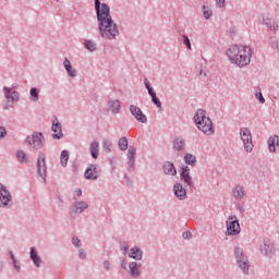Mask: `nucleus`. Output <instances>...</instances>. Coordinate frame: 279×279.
Listing matches in <instances>:
<instances>
[{"mask_svg":"<svg viewBox=\"0 0 279 279\" xmlns=\"http://www.w3.org/2000/svg\"><path fill=\"white\" fill-rule=\"evenodd\" d=\"M96 14L99 22V32L102 38L112 40L116 36H119V28L117 24L112 22L110 15V7L106 3H100L99 0H95Z\"/></svg>","mask_w":279,"mask_h":279,"instance_id":"nucleus-1","label":"nucleus"},{"mask_svg":"<svg viewBox=\"0 0 279 279\" xmlns=\"http://www.w3.org/2000/svg\"><path fill=\"white\" fill-rule=\"evenodd\" d=\"M227 56L232 64L243 68L250 64L252 50L245 46L234 45L227 50Z\"/></svg>","mask_w":279,"mask_h":279,"instance_id":"nucleus-2","label":"nucleus"},{"mask_svg":"<svg viewBox=\"0 0 279 279\" xmlns=\"http://www.w3.org/2000/svg\"><path fill=\"white\" fill-rule=\"evenodd\" d=\"M194 122L196 123L198 130L203 132V134H207L208 136L215 134L213 121L206 116V111L199 109L194 116Z\"/></svg>","mask_w":279,"mask_h":279,"instance_id":"nucleus-3","label":"nucleus"},{"mask_svg":"<svg viewBox=\"0 0 279 279\" xmlns=\"http://www.w3.org/2000/svg\"><path fill=\"white\" fill-rule=\"evenodd\" d=\"M240 135L243 141L245 151H252V149H254V143H252V133L250 130L246 128L241 129Z\"/></svg>","mask_w":279,"mask_h":279,"instance_id":"nucleus-4","label":"nucleus"},{"mask_svg":"<svg viewBox=\"0 0 279 279\" xmlns=\"http://www.w3.org/2000/svg\"><path fill=\"white\" fill-rule=\"evenodd\" d=\"M241 232V226L239 225V220L236 217L232 216L227 220V234L234 236Z\"/></svg>","mask_w":279,"mask_h":279,"instance_id":"nucleus-5","label":"nucleus"},{"mask_svg":"<svg viewBox=\"0 0 279 279\" xmlns=\"http://www.w3.org/2000/svg\"><path fill=\"white\" fill-rule=\"evenodd\" d=\"M43 133H34L26 138V143H28V145H32L33 149L43 148Z\"/></svg>","mask_w":279,"mask_h":279,"instance_id":"nucleus-6","label":"nucleus"},{"mask_svg":"<svg viewBox=\"0 0 279 279\" xmlns=\"http://www.w3.org/2000/svg\"><path fill=\"white\" fill-rule=\"evenodd\" d=\"M235 256L238 264L240 266V269L244 271V274H247V270L250 269V264H247V259L243 255V251L239 247L235 248Z\"/></svg>","mask_w":279,"mask_h":279,"instance_id":"nucleus-7","label":"nucleus"},{"mask_svg":"<svg viewBox=\"0 0 279 279\" xmlns=\"http://www.w3.org/2000/svg\"><path fill=\"white\" fill-rule=\"evenodd\" d=\"M12 204V195L5 190V186L0 183V206H10Z\"/></svg>","mask_w":279,"mask_h":279,"instance_id":"nucleus-8","label":"nucleus"},{"mask_svg":"<svg viewBox=\"0 0 279 279\" xmlns=\"http://www.w3.org/2000/svg\"><path fill=\"white\" fill-rule=\"evenodd\" d=\"M131 114L135 117L136 121H140V123H147V117L143 114V111L141 108L132 105L130 107Z\"/></svg>","mask_w":279,"mask_h":279,"instance_id":"nucleus-9","label":"nucleus"},{"mask_svg":"<svg viewBox=\"0 0 279 279\" xmlns=\"http://www.w3.org/2000/svg\"><path fill=\"white\" fill-rule=\"evenodd\" d=\"M84 177L86 180H97L99 178V170H97V166H89V168L86 169Z\"/></svg>","mask_w":279,"mask_h":279,"instance_id":"nucleus-10","label":"nucleus"},{"mask_svg":"<svg viewBox=\"0 0 279 279\" xmlns=\"http://www.w3.org/2000/svg\"><path fill=\"white\" fill-rule=\"evenodd\" d=\"M37 172L40 178H45V173H47V165L45 163V155H40L37 160Z\"/></svg>","mask_w":279,"mask_h":279,"instance_id":"nucleus-11","label":"nucleus"},{"mask_svg":"<svg viewBox=\"0 0 279 279\" xmlns=\"http://www.w3.org/2000/svg\"><path fill=\"white\" fill-rule=\"evenodd\" d=\"M52 132H54L53 138H62V124L58 122V118L52 121Z\"/></svg>","mask_w":279,"mask_h":279,"instance_id":"nucleus-12","label":"nucleus"},{"mask_svg":"<svg viewBox=\"0 0 279 279\" xmlns=\"http://www.w3.org/2000/svg\"><path fill=\"white\" fill-rule=\"evenodd\" d=\"M173 189H174V195H177L179 199H184V197H186V190L182 187V184L177 183Z\"/></svg>","mask_w":279,"mask_h":279,"instance_id":"nucleus-13","label":"nucleus"},{"mask_svg":"<svg viewBox=\"0 0 279 279\" xmlns=\"http://www.w3.org/2000/svg\"><path fill=\"white\" fill-rule=\"evenodd\" d=\"M145 86L148 90V94L150 95L153 102L157 108H160V100H158V97H156V93H154V88L149 86V82H145Z\"/></svg>","mask_w":279,"mask_h":279,"instance_id":"nucleus-14","label":"nucleus"},{"mask_svg":"<svg viewBox=\"0 0 279 279\" xmlns=\"http://www.w3.org/2000/svg\"><path fill=\"white\" fill-rule=\"evenodd\" d=\"M89 149H90L92 158L97 160V158H99V143L92 142Z\"/></svg>","mask_w":279,"mask_h":279,"instance_id":"nucleus-15","label":"nucleus"},{"mask_svg":"<svg viewBox=\"0 0 279 279\" xmlns=\"http://www.w3.org/2000/svg\"><path fill=\"white\" fill-rule=\"evenodd\" d=\"M163 173H166L167 175H175L178 172L175 171V167H173V163L168 161L163 165Z\"/></svg>","mask_w":279,"mask_h":279,"instance_id":"nucleus-16","label":"nucleus"},{"mask_svg":"<svg viewBox=\"0 0 279 279\" xmlns=\"http://www.w3.org/2000/svg\"><path fill=\"white\" fill-rule=\"evenodd\" d=\"M129 256L134 260H141V258H143V252H141L138 247H133L131 248Z\"/></svg>","mask_w":279,"mask_h":279,"instance_id":"nucleus-17","label":"nucleus"},{"mask_svg":"<svg viewBox=\"0 0 279 279\" xmlns=\"http://www.w3.org/2000/svg\"><path fill=\"white\" fill-rule=\"evenodd\" d=\"M138 267H141V265H138L136 262H132L130 264V272L132 278H138L140 276Z\"/></svg>","mask_w":279,"mask_h":279,"instance_id":"nucleus-18","label":"nucleus"},{"mask_svg":"<svg viewBox=\"0 0 279 279\" xmlns=\"http://www.w3.org/2000/svg\"><path fill=\"white\" fill-rule=\"evenodd\" d=\"M63 66H64V69L68 71L70 77H75L76 71H75V69H73V68L71 66V61H69V59H65V60H64Z\"/></svg>","mask_w":279,"mask_h":279,"instance_id":"nucleus-19","label":"nucleus"},{"mask_svg":"<svg viewBox=\"0 0 279 279\" xmlns=\"http://www.w3.org/2000/svg\"><path fill=\"white\" fill-rule=\"evenodd\" d=\"M276 145H279V137L275 135L268 140L269 151H276Z\"/></svg>","mask_w":279,"mask_h":279,"instance_id":"nucleus-20","label":"nucleus"},{"mask_svg":"<svg viewBox=\"0 0 279 279\" xmlns=\"http://www.w3.org/2000/svg\"><path fill=\"white\" fill-rule=\"evenodd\" d=\"M181 178L185 182V184H187V186H191L192 182L191 175L189 174V167L182 169Z\"/></svg>","mask_w":279,"mask_h":279,"instance_id":"nucleus-21","label":"nucleus"},{"mask_svg":"<svg viewBox=\"0 0 279 279\" xmlns=\"http://www.w3.org/2000/svg\"><path fill=\"white\" fill-rule=\"evenodd\" d=\"M4 95L8 99H11V101H16L19 99V93L10 92V88L8 87H4Z\"/></svg>","mask_w":279,"mask_h":279,"instance_id":"nucleus-22","label":"nucleus"},{"mask_svg":"<svg viewBox=\"0 0 279 279\" xmlns=\"http://www.w3.org/2000/svg\"><path fill=\"white\" fill-rule=\"evenodd\" d=\"M134 156H136V148H134V146H130L128 150V158L131 167H134Z\"/></svg>","mask_w":279,"mask_h":279,"instance_id":"nucleus-23","label":"nucleus"},{"mask_svg":"<svg viewBox=\"0 0 279 279\" xmlns=\"http://www.w3.org/2000/svg\"><path fill=\"white\" fill-rule=\"evenodd\" d=\"M88 208V203L86 202H78L74 205V213H82V210H86Z\"/></svg>","mask_w":279,"mask_h":279,"instance_id":"nucleus-24","label":"nucleus"},{"mask_svg":"<svg viewBox=\"0 0 279 279\" xmlns=\"http://www.w3.org/2000/svg\"><path fill=\"white\" fill-rule=\"evenodd\" d=\"M31 258L34 265H36V267H40V257H38V253L36 252L35 248L31 250Z\"/></svg>","mask_w":279,"mask_h":279,"instance_id":"nucleus-25","label":"nucleus"},{"mask_svg":"<svg viewBox=\"0 0 279 279\" xmlns=\"http://www.w3.org/2000/svg\"><path fill=\"white\" fill-rule=\"evenodd\" d=\"M173 147L174 149L182 151V149H184V140H182V137L174 138Z\"/></svg>","mask_w":279,"mask_h":279,"instance_id":"nucleus-26","label":"nucleus"},{"mask_svg":"<svg viewBox=\"0 0 279 279\" xmlns=\"http://www.w3.org/2000/svg\"><path fill=\"white\" fill-rule=\"evenodd\" d=\"M60 161L62 167H66V163L69 162V151L66 150L61 151Z\"/></svg>","mask_w":279,"mask_h":279,"instance_id":"nucleus-27","label":"nucleus"},{"mask_svg":"<svg viewBox=\"0 0 279 279\" xmlns=\"http://www.w3.org/2000/svg\"><path fill=\"white\" fill-rule=\"evenodd\" d=\"M109 108L112 112H119V108H121V102L119 100H113L109 102Z\"/></svg>","mask_w":279,"mask_h":279,"instance_id":"nucleus-28","label":"nucleus"},{"mask_svg":"<svg viewBox=\"0 0 279 279\" xmlns=\"http://www.w3.org/2000/svg\"><path fill=\"white\" fill-rule=\"evenodd\" d=\"M85 48L88 49V51H96L97 50V44H95L93 40H86L85 41Z\"/></svg>","mask_w":279,"mask_h":279,"instance_id":"nucleus-29","label":"nucleus"},{"mask_svg":"<svg viewBox=\"0 0 279 279\" xmlns=\"http://www.w3.org/2000/svg\"><path fill=\"white\" fill-rule=\"evenodd\" d=\"M274 20L271 17H266L265 20V24L270 26L272 32H276V29H278V24H276V22H272Z\"/></svg>","mask_w":279,"mask_h":279,"instance_id":"nucleus-30","label":"nucleus"},{"mask_svg":"<svg viewBox=\"0 0 279 279\" xmlns=\"http://www.w3.org/2000/svg\"><path fill=\"white\" fill-rule=\"evenodd\" d=\"M118 145H119V147H120V149H121L122 151H125V149H128V138H126V137H121V138L119 140Z\"/></svg>","mask_w":279,"mask_h":279,"instance_id":"nucleus-31","label":"nucleus"},{"mask_svg":"<svg viewBox=\"0 0 279 279\" xmlns=\"http://www.w3.org/2000/svg\"><path fill=\"white\" fill-rule=\"evenodd\" d=\"M233 195H234V197H243V195H244L243 187L240 185L235 186L233 190Z\"/></svg>","mask_w":279,"mask_h":279,"instance_id":"nucleus-32","label":"nucleus"},{"mask_svg":"<svg viewBox=\"0 0 279 279\" xmlns=\"http://www.w3.org/2000/svg\"><path fill=\"white\" fill-rule=\"evenodd\" d=\"M17 160L20 162H27V155L23 150L17 151Z\"/></svg>","mask_w":279,"mask_h":279,"instance_id":"nucleus-33","label":"nucleus"},{"mask_svg":"<svg viewBox=\"0 0 279 279\" xmlns=\"http://www.w3.org/2000/svg\"><path fill=\"white\" fill-rule=\"evenodd\" d=\"M31 97H32V101H38V88L36 87L31 88Z\"/></svg>","mask_w":279,"mask_h":279,"instance_id":"nucleus-34","label":"nucleus"},{"mask_svg":"<svg viewBox=\"0 0 279 279\" xmlns=\"http://www.w3.org/2000/svg\"><path fill=\"white\" fill-rule=\"evenodd\" d=\"M185 162L187 165H195V156L191 154L185 155Z\"/></svg>","mask_w":279,"mask_h":279,"instance_id":"nucleus-35","label":"nucleus"},{"mask_svg":"<svg viewBox=\"0 0 279 279\" xmlns=\"http://www.w3.org/2000/svg\"><path fill=\"white\" fill-rule=\"evenodd\" d=\"M102 148H104V151L110 153L112 149V143L105 141L102 143Z\"/></svg>","mask_w":279,"mask_h":279,"instance_id":"nucleus-36","label":"nucleus"},{"mask_svg":"<svg viewBox=\"0 0 279 279\" xmlns=\"http://www.w3.org/2000/svg\"><path fill=\"white\" fill-rule=\"evenodd\" d=\"M203 14H204L205 19H208L209 16H213V11H210V9H207L206 7H204Z\"/></svg>","mask_w":279,"mask_h":279,"instance_id":"nucleus-37","label":"nucleus"},{"mask_svg":"<svg viewBox=\"0 0 279 279\" xmlns=\"http://www.w3.org/2000/svg\"><path fill=\"white\" fill-rule=\"evenodd\" d=\"M183 43L187 47V49H191V40L186 35L183 36Z\"/></svg>","mask_w":279,"mask_h":279,"instance_id":"nucleus-38","label":"nucleus"},{"mask_svg":"<svg viewBox=\"0 0 279 279\" xmlns=\"http://www.w3.org/2000/svg\"><path fill=\"white\" fill-rule=\"evenodd\" d=\"M72 243L75 247H80V245H82V242L77 238H72Z\"/></svg>","mask_w":279,"mask_h":279,"instance_id":"nucleus-39","label":"nucleus"},{"mask_svg":"<svg viewBox=\"0 0 279 279\" xmlns=\"http://www.w3.org/2000/svg\"><path fill=\"white\" fill-rule=\"evenodd\" d=\"M257 99L259 100L260 104L265 101V98L263 97V93H257L256 94Z\"/></svg>","mask_w":279,"mask_h":279,"instance_id":"nucleus-40","label":"nucleus"},{"mask_svg":"<svg viewBox=\"0 0 279 279\" xmlns=\"http://www.w3.org/2000/svg\"><path fill=\"white\" fill-rule=\"evenodd\" d=\"M77 197H82V190H80V189H76V190H75L74 199H77Z\"/></svg>","mask_w":279,"mask_h":279,"instance_id":"nucleus-41","label":"nucleus"},{"mask_svg":"<svg viewBox=\"0 0 279 279\" xmlns=\"http://www.w3.org/2000/svg\"><path fill=\"white\" fill-rule=\"evenodd\" d=\"M218 8H223V4L226 3V0H216Z\"/></svg>","mask_w":279,"mask_h":279,"instance_id":"nucleus-42","label":"nucleus"},{"mask_svg":"<svg viewBox=\"0 0 279 279\" xmlns=\"http://www.w3.org/2000/svg\"><path fill=\"white\" fill-rule=\"evenodd\" d=\"M183 239H191V232L186 231L182 234Z\"/></svg>","mask_w":279,"mask_h":279,"instance_id":"nucleus-43","label":"nucleus"},{"mask_svg":"<svg viewBox=\"0 0 279 279\" xmlns=\"http://www.w3.org/2000/svg\"><path fill=\"white\" fill-rule=\"evenodd\" d=\"M78 256L80 258H86V252H84V250H81Z\"/></svg>","mask_w":279,"mask_h":279,"instance_id":"nucleus-44","label":"nucleus"},{"mask_svg":"<svg viewBox=\"0 0 279 279\" xmlns=\"http://www.w3.org/2000/svg\"><path fill=\"white\" fill-rule=\"evenodd\" d=\"M104 267L107 271L110 270V262H105Z\"/></svg>","mask_w":279,"mask_h":279,"instance_id":"nucleus-45","label":"nucleus"},{"mask_svg":"<svg viewBox=\"0 0 279 279\" xmlns=\"http://www.w3.org/2000/svg\"><path fill=\"white\" fill-rule=\"evenodd\" d=\"M4 134H5V129L0 126V138H3Z\"/></svg>","mask_w":279,"mask_h":279,"instance_id":"nucleus-46","label":"nucleus"},{"mask_svg":"<svg viewBox=\"0 0 279 279\" xmlns=\"http://www.w3.org/2000/svg\"><path fill=\"white\" fill-rule=\"evenodd\" d=\"M268 251H266V254H271V250H274V246L267 245L266 246Z\"/></svg>","mask_w":279,"mask_h":279,"instance_id":"nucleus-47","label":"nucleus"},{"mask_svg":"<svg viewBox=\"0 0 279 279\" xmlns=\"http://www.w3.org/2000/svg\"><path fill=\"white\" fill-rule=\"evenodd\" d=\"M13 265H14V267H15V269L17 270V271H20L21 270V267H17L16 266V262L13 259Z\"/></svg>","mask_w":279,"mask_h":279,"instance_id":"nucleus-48","label":"nucleus"},{"mask_svg":"<svg viewBox=\"0 0 279 279\" xmlns=\"http://www.w3.org/2000/svg\"><path fill=\"white\" fill-rule=\"evenodd\" d=\"M128 252V246H124V253H126Z\"/></svg>","mask_w":279,"mask_h":279,"instance_id":"nucleus-49","label":"nucleus"}]
</instances>
